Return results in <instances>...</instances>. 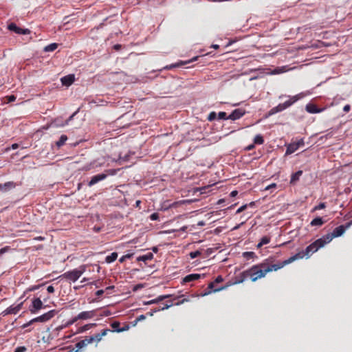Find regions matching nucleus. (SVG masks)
Wrapping results in <instances>:
<instances>
[{
  "instance_id": "nucleus-63",
  "label": "nucleus",
  "mask_w": 352,
  "mask_h": 352,
  "mask_svg": "<svg viewBox=\"0 0 352 352\" xmlns=\"http://www.w3.org/2000/svg\"><path fill=\"white\" fill-rule=\"evenodd\" d=\"M87 280H88V278H82V280H81V283H84V282H86V281H87Z\"/></svg>"
},
{
  "instance_id": "nucleus-16",
  "label": "nucleus",
  "mask_w": 352,
  "mask_h": 352,
  "mask_svg": "<svg viewBox=\"0 0 352 352\" xmlns=\"http://www.w3.org/2000/svg\"><path fill=\"white\" fill-rule=\"evenodd\" d=\"M306 111L310 113H318L323 111V109H319L316 104H308L306 105Z\"/></svg>"
},
{
  "instance_id": "nucleus-40",
  "label": "nucleus",
  "mask_w": 352,
  "mask_h": 352,
  "mask_svg": "<svg viewBox=\"0 0 352 352\" xmlns=\"http://www.w3.org/2000/svg\"><path fill=\"white\" fill-rule=\"evenodd\" d=\"M217 118V113L214 112V111H212L209 113L208 116V120L209 121H213L216 119Z\"/></svg>"
},
{
  "instance_id": "nucleus-17",
  "label": "nucleus",
  "mask_w": 352,
  "mask_h": 352,
  "mask_svg": "<svg viewBox=\"0 0 352 352\" xmlns=\"http://www.w3.org/2000/svg\"><path fill=\"white\" fill-rule=\"evenodd\" d=\"M74 80V75H68L63 77L61 78V82L63 85L69 86L71 85Z\"/></svg>"
},
{
  "instance_id": "nucleus-27",
  "label": "nucleus",
  "mask_w": 352,
  "mask_h": 352,
  "mask_svg": "<svg viewBox=\"0 0 352 352\" xmlns=\"http://www.w3.org/2000/svg\"><path fill=\"white\" fill-rule=\"evenodd\" d=\"M58 47V44L57 43H51L47 46L45 47L44 48V51L45 52H53L55 50H56Z\"/></svg>"
},
{
  "instance_id": "nucleus-45",
  "label": "nucleus",
  "mask_w": 352,
  "mask_h": 352,
  "mask_svg": "<svg viewBox=\"0 0 352 352\" xmlns=\"http://www.w3.org/2000/svg\"><path fill=\"white\" fill-rule=\"evenodd\" d=\"M150 219L152 221H157L159 219V214L157 212H154L151 214Z\"/></svg>"
},
{
  "instance_id": "nucleus-50",
  "label": "nucleus",
  "mask_w": 352,
  "mask_h": 352,
  "mask_svg": "<svg viewBox=\"0 0 352 352\" xmlns=\"http://www.w3.org/2000/svg\"><path fill=\"white\" fill-rule=\"evenodd\" d=\"M7 98L9 102H14L16 100V97L14 95L8 96Z\"/></svg>"
},
{
  "instance_id": "nucleus-12",
  "label": "nucleus",
  "mask_w": 352,
  "mask_h": 352,
  "mask_svg": "<svg viewBox=\"0 0 352 352\" xmlns=\"http://www.w3.org/2000/svg\"><path fill=\"white\" fill-rule=\"evenodd\" d=\"M47 306H44L41 300L38 298H35L32 300V307L30 309V311L32 314L36 313L38 310L42 308H45Z\"/></svg>"
},
{
  "instance_id": "nucleus-15",
  "label": "nucleus",
  "mask_w": 352,
  "mask_h": 352,
  "mask_svg": "<svg viewBox=\"0 0 352 352\" xmlns=\"http://www.w3.org/2000/svg\"><path fill=\"white\" fill-rule=\"evenodd\" d=\"M90 342L88 340V338L87 336H86L85 338V339L78 342L76 344H75V351H76V352H78L80 349L87 346L88 344H89Z\"/></svg>"
},
{
  "instance_id": "nucleus-10",
  "label": "nucleus",
  "mask_w": 352,
  "mask_h": 352,
  "mask_svg": "<svg viewBox=\"0 0 352 352\" xmlns=\"http://www.w3.org/2000/svg\"><path fill=\"white\" fill-rule=\"evenodd\" d=\"M8 29L17 34H30L31 31L28 28H21L15 23H11L8 25Z\"/></svg>"
},
{
  "instance_id": "nucleus-20",
  "label": "nucleus",
  "mask_w": 352,
  "mask_h": 352,
  "mask_svg": "<svg viewBox=\"0 0 352 352\" xmlns=\"http://www.w3.org/2000/svg\"><path fill=\"white\" fill-rule=\"evenodd\" d=\"M23 303L17 305L16 306H10L8 308L10 314H16L22 308Z\"/></svg>"
},
{
  "instance_id": "nucleus-35",
  "label": "nucleus",
  "mask_w": 352,
  "mask_h": 352,
  "mask_svg": "<svg viewBox=\"0 0 352 352\" xmlns=\"http://www.w3.org/2000/svg\"><path fill=\"white\" fill-rule=\"evenodd\" d=\"M120 322L118 321H114L111 324V327L113 329V330H111L110 332H114L116 331V329H120L119 327H120Z\"/></svg>"
},
{
  "instance_id": "nucleus-53",
  "label": "nucleus",
  "mask_w": 352,
  "mask_h": 352,
  "mask_svg": "<svg viewBox=\"0 0 352 352\" xmlns=\"http://www.w3.org/2000/svg\"><path fill=\"white\" fill-rule=\"evenodd\" d=\"M276 187V184H270L269 186H267L266 188H265V190H270L272 188H275Z\"/></svg>"
},
{
  "instance_id": "nucleus-18",
  "label": "nucleus",
  "mask_w": 352,
  "mask_h": 352,
  "mask_svg": "<svg viewBox=\"0 0 352 352\" xmlns=\"http://www.w3.org/2000/svg\"><path fill=\"white\" fill-rule=\"evenodd\" d=\"M250 278V276L247 274V270L241 272L239 276L236 278V280L234 282V284H239L243 283L245 279Z\"/></svg>"
},
{
  "instance_id": "nucleus-59",
  "label": "nucleus",
  "mask_w": 352,
  "mask_h": 352,
  "mask_svg": "<svg viewBox=\"0 0 352 352\" xmlns=\"http://www.w3.org/2000/svg\"><path fill=\"white\" fill-rule=\"evenodd\" d=\"M19 147V144L16 143L12 144L11 146L12 149H16Z\"/></svg>"
},
{
  "instance_id": "nucleus-37",
  "label": "nucleus",
  "mask_w": 352,
  "mask_h": 352,
  "mask_svg": "<svg viewBox=\"0 0 352 352\" xmlns=\"http://www.w3.org/2000/svg\"><path fill=\"white\" fill-rule=\"evenodd\" d=\"M218 118L220 119V120H230L228 118V116H227L226 113L224 112V111H220L218 113Z\"/></svg>"
},
{
  "instance_id": "nucleus-29",
  "label": "nucleus",
  "mask_w": 352,
  "mask_h": 352,
  "mask_svg": "<svg viewBox=\"0 0 352 352\" xmlns=\"http://www.w3.org/2000/svg\"><path fill=\"white\" fill-rule=\"evenodd\" d=\"M264 143L263 137L261 135H256L254 138V144H263Z\"/></svg>"
},
{
  "instance_id": "nucleus-2",
  "label": "nucleus",
  "mask_w": 352,
  "mask_h": 352,
  "mask_svg": "<svg viewBox=\"0 0 352 352\" xmlns=\"http://www.w3.org/2000/svg\"><path fill=\"white\" fill-rule=\"evenodd\" d=\"M310 256H311L310 254H307V248H306L305 250L296 253V254L290 256L289 258H287L283 261L278 262L276 263H272L274 261L273 257H269L264 260V263H265L266 270H267V273H268V272H271L272 271H277V270L283 268L285 265H289L296 260L302 259L304 257L309 258Z\"/></svg>"
},
{
  "instance_id": "nucleus-52",
  "label": "nucleus",
  "mask_w": 352,
  "mask_h": 352,
  "mask_svg": "<svg viewBox=\"0 0 352 352\" xmlns=\"http://www.w3.org/2000/svg\"><path fill=\"white\" fill-rule=\"evenodd\" d=\"M351 109V106L349 104H346L344 108H343V111L344 112H349Z\"/></svg>"
},
{
  "instance_id": "nucleus-14",
  "label": "nucleus",
  "mask_w": 352,
  "mask_h": 352,
  "mask_svg": "<svg viewBox=\"0 0 352 352\" xmlns=\"http://www.w3.org/2000/svg\"><path fill=\"white\" fill-rule=\"evenodd\" d=\"M107 177V175L104 173L98 174L91 177V180L88 183L89 186H92L96 183L104 179Z\"/></svg>"
},
{
  "instance_id": "nucleus-51",
  "label": "nucleus",
  "mask_w": 352,
  "mask_h": 352,
  "mask_svg": "<svg viewBox=\"0 0 352 352\" xmlns=\"http://www.w3.org/2000/svg\"><path fill=\"white\" fill-rule=\"evenodd\" d=\"M47 291L49 293H54V287L52 285H50L47 288Z\"/></svg>"
},
{
  "instance_id": "nucleus-1",
  "label": "nucleus",
  "mask_w": 352,
  "mask_h": 352,
  "mask_svg": "<svg viewBox=\"0 0 352 352\" xmlns=\"http://www.w3.org/2000/svg\"><path fill=\"white\" fill-rule=\"evenodd\" d=\"M352 225V221L348 222L345 226L342 225L336 227L331 233H329L321 238L316 240L307 247V254L311 256L319 249L323 248L326 244L330 243L335 237L342 236L345 230Z\"/></svg>"
},
{
  "instance_id": "nucleus-54",
  "label": "nucleus",
  "mask_w": 352,
  "mask_h": 352,
  "mask_svg": "<svg viewBox=\"0 0 352 352\" xmlns=\"http://www.w3.org/2000/svg\"><path fill=\"white\" fill-rule=\"evenodd\" d=\"M104 291L103 289H100V290H98L96 292V295L97 296H102L104 294Z\"/></svg>"
},
{
  "instance_id": "nucleus-43",
  "label": "nucleus",
  "mask_w": 352,
  "mask_h": 352,
  "mask_svg": "<svg viewBox=\"0 0 352 352\" xmlns=\"http://www.w3.org/2000/svg\"><path fill=\"white\" fill-rule=\"evenodd\" d=\"M200 254H201V252L199 250H197L195 252H192L189 254L190 257L191 258H195L197 257L198 256H199Z\"/></svg>"
},
{
  "instance_id": "nucleus-21",
  "label": "nucleus",
  "mask_w": 352,
  "mask_h": 352,
  "mask_svg": "<svg viewBox=\"0 0 352 352\" xmlns=\"http://www.w3.org/2000/svg\"><path fill=\"white\" fill-rule=\"evenodd\" d=\"M302 171L298 170L292 175L290 183L295 184L297 181L299 180L300 177L302 175Z\"/></svg>"
},
{
  "instance_id": "nucleus-4",
  "label": "nucleus",
  "mask_w": 352,
  "mask_h": 352,
  "mask_svg": "<svg viewBox=\"0 0 352 352\" xmlns=\"http://www.w3.org/2000/svg\"><path fill=\"white\" fill-rule=\"evenodd\" d=\"M305 96H307L306 94L300 93L294 96H292V98H289V100L285 101L284 103H280L278 105H277L276 107H274L272 109H271L268 113L269 115L272 116L278 112H280V111L286 109L287 108L289 107L291 105H292L296 101L302 98Z\"/></svg>"
},
{
  "instance_id": "nucleus-41",
  "label": "nucleus",
  "mask_w": 352,
  "mask_h": 352,
  "mask_svg": "<svg viewBox=\"0 0 352 352\" xmlns=\"http://www.w3.org/2000/svg\"><path fill=\"white\" fill-rule=\"evenodd\" d=\"M326 208V204L325 203H320L318 206H316L313 210L314 211H316V210H321V209H324Z\"/></svg>"
},
{
  "instance_id": "nucleus-47",
  "label": "nucleus",
  "mask_w": 352,
  "mask_h": 352,
  "mask_svg": "<svg viewBox=\"0 0 352 352\" xmlns=\"http://www.w3.org/2000/svg\"><path fill=\"white\" fill-rule=\"evenodd\" d=\"M10 250V246H6L4 248H2L0 249V255H2L3 254L8 252Z\"/></svg>"
},
{
  "instance_id": "nucleus-64",
  "label": "nucleus",
  "mask_w": 352,
  "mask_h": 352,
  "mask_svg": "<svg viewBox=\"0 0 352 352\" xmlns=\"http://www.w3.org/2000/svg\"><path fill=\"white\" fill-rule=\"evenodd\" d=\"M212 47L213 48H214V49H218L219 48V45H213Z\"/></svg>"
},
{
  "instance_id": "nucleus-61",
  "label": "nucleus",
  "mask_w": 352,
  "mask_h": 352,
  "mask_svg": "<svg viewBox=\"0 0 352 352\" xmlns=\"http://www.w3.org/2000/svg\"><path fill=\"white\" fill-rule=\"evenodd\" d=\"M114 289V286H109L106 288V290H111V289Z\"/></svg>"
},
{
  "instance_id": "nucleus-8",
  "label": "nucleus",
  "mask_w": 352,
  "mask_h": 352,
  "mask_svg": "<svg viewBox=\"0 0 352 352\" xmlns=\"http://www.w3.org/2000/svg\"><path fill=\"white\" fill-rule=\"evenodd\" d=\"M201 275L199 274H190L184 277L181 280L182 285H189L190 287L192 286V282L199 279Z\"/></svg>"
},
{
  "instance_id": "nucleus-57",
  "label": "nucleus",
  "mask_w": 352,
  "mask_h": 352,
  "mask_svg": "<svg viewBox=\"0 0 352 352\" xmlns=\"http://www.w3.org/2000/svg\"><path fill=\"white\" fill-rule=\"evenodd\" d=\"M254 148V144L253 143L252 144H250L249 145L248 147H247V150L248 151H250L252 149H253Z\"/></svg>"
},
{
  "instance_id": "nucleus-46",
  "label": "nucleus",
  "mask_w": 352,
  "mask_h": 352,
  "mask_svg": "<svg viewBox=\"0 0 352 352\" xmlns=\"http://www.w3.org/2000/svg\"><path fill=\"white\" fill-rule=\"evenodd\" d=\"M78 320H80L79 318H77V316H75L74 318H73L72 320H69L67 322V326H70L73 324H74L76 322H77Z\"/></svg>"
},
{
  "instance_id": "nucleus-34",
  "label": "nucleus",
  "mask_w": 352,
  "mask_h": 352,
  "mask_svg": "<svg viewBox=\"0 0 352 352\" xmlns=\"http://www.w3.org/2000/svg\"><path fill=\"white\" fill-rule=\"evenodd\" d=\"M188 301H189V300L187 298H183V296L177 295V306L181 304L184 303L185 302H188Z\"/></svg>"
},
{
  "instance_id": "nucleus-62",
  "label": "nucleus",
  "mask_w": 352,
  "mask_h": 352,
  "mask_svg": "<svg viewBox=\"0 0 352 352\" xmlns=\"http://www.w3.org/2000/svg\"><path fill=\"white\" fill-rule=\"evenodd\" d=\"M36 240H39V241H42V240H43V239H44V238H43V237H42V236H38V237H36Z\"/></svg>"
},
{
  "instance_id": "nucleus-19",
  "label": "nucleus",
  "mask_w": 352,
  "mask_h": 352,
  "mask_svg": "<svg viewBox=\"0 0 352 352\" xmlns=\"http://www.w3.org/2000/svg\"><path fill=\"white\" fill-rule=\"evenodd\" d=\"M153 258V254L151 252H148L146 254L140 256L137 258L138 261H144L146 262L147 261H151Z\"/></svg>"
},
{
  "instance_id": "nucleus-33",
  "label": "nucleus",
  "mask_w": 352,
  "mask_h": 352,
  "mask_svg": "<svg viewBox=\"0 0 352 352\" xmlns=\"http://www.w3.org/2000/svg\"><path fill=\"white\" fill-rule=\"evenodd\" d=\"M133 256V254H126L120 258L119 262L121 263H124L126 259H129V258H132Z\"/></svg>"
},
{
  "instance_id": "nucleus-7",
  "label": "nucleus",
  "mask_w": 352,
  "mask_h": 352,
  "mask_svg": "<svg viewBox=\"0 0 352 352\" xmlns=\"http://www.w3.org/2000/svg\"><path fill=\"white\" fill-rule=\"evenodd\" d=\"M110 331V329H102L100 333H96L91 336H87V338L90 344L95 343L97 346L98 344L102 340V337L107 336V333Z\"/></svg>"
},
{
  "instance_id": "nucleus-36",
  "label": "nucleus",
  "mask_w": 352,
  "mask_h": 352,
  "mask_svg": "<svg viewBox=\"0 0 352 352\" xmlns=\"http://www.w3.org/2000/svg\"><path fill=\"white\" fill-rule=\"evenodd\" d=\"M214 284L215 283L214 282L210 283L208 285V289H212V290H213V292H219L225 288V287H220V288L214 289Z\"/></svg>"
},
{
  "instance_id": "nucleus-49",
  "label": "nucleus",
  "mask_w": 352,
  "mask_h": 352,
  "mask_svg": "<svg viewBox=\"0 0 352 352\" xmlns=\"http://www.w3.org/2000/svg\"><path fill=\"white\" fill-rule=\"evenodd\" d=\"M223 277H222L221 276H218L215 278V280H214V283H220L223 282Z\"/></svg>"
},
{
  "instance_id": "nucleus-5",
  "label": "nucleus",
  "mask_w": 352,
  "mask_h": 352,
  "mask_svg": "<svg viewBox=\"0 0 352 352\" xmlns=\"http://www.w3.org/2000/svg\"><path fill=\"white\" fill-rule=\"evenodd\" d=\"M86 269L87 265H80L78 268L65 272L64 274H61L59 278H65L72 282H76L86 271Z\"/></svg>"
},
{
  "instance_id": "nucleus-60",
  "label": "nucleus",
  "mask_w": 352,
  "mask_h": 352,
  "mask_svg": "<svg viewBox=\"0 0 352 352\" xmlns=\"http://www.w3.org/2000/svg\"><path fill=\"white\" fill-rule=\"evenodd\" d=\"M145 318V316L144 315H141L138 318H137V320H142L143 319Z\"/></svg>"
},
{
  "instance_id": "nucleus-6",
  "label": "nucleus",
  "mask_w": 352,
  "mask_h": 352,
  "mask_svg": "<svg viewBox=\"0 0 352 352\" xmlns=\"http://www.w3.org/2000/svg\"><path fill=\"white\" fill-rule=\"evenodd\" d=\"M57 313H58V311L55 309L50 310L48 312H47L38 317L34 318L32 319L30 321H29L28 322L23 324L22 328L25 329V328L29 327L30 325H31L32 324H33L34 322H45L50 320V319H52V318H54L57 314Z\"/></svg>"
},
{
  "instance_id": "nucleus-55",
  "label": "nucleus",
  "mask_w": 352,
  "mask_h": 352,
  "mask_svg": "<svg viewBox=\"0 0 352 352\" xmlns=\"http://www.w3.org/2000/svg\"><path fill=\"white\" fill-rule=\"evenodd\" d=\"M10 314L8 308L5 309L3 311L1 312V315L5 316L6 315Z\"/></svg>"
},
{
  "instance_id": "nucleus-32",
  "label": "nucleus",
  "mask_w": 352,
  "mask_h": 352,
  "mask_svg": "<svg viewBox=\"0 0 352 352\" xmlns=\"http://www.w3.org/2000/svg\"><path fill=\"white\" fill-rule=\"evenodd\" d=\"M243 256L246 259H250L256 257L255 253L253 252H245L243 253Z\"/></svg>"
},
{
  "instance_id": "nucleus-24",
  "label": "nucleus",
  "mask_w": 352,
  "mask_h": 352,
  "mask_svg": "<svg viewBox=\"0 0 352 352\" xmlns=\"http://www.w3.org/2000/svg\"><path fill=\"white\" fill-rule=\"evenodd\" d=\"M271 238L268 236H264L261 239L260 242L257 245V248H261L263 245L268 244L270 242Z\"/></svg>"
},
{
  "instance_id": "nucleus-26",
  "label": "nucleus",
  "mask_w": 352,
  "mask_h": 352,
  "mask_svg": "<svg viewBox=\"0 0 352 352\" xmlns=\"http://www.w3.org/2000/svg\"><path fill=\"white\" fill-rule=\"evenodd\" d=\"M118 258V253L117 252H112L110 255H108L105 258V261L108 263H111L114 262Z\"/></svg>"
},
{
  "instance_id": "nucleus-42",
  "label": "nucleus",
  "mask_w": 352,
  "mask_h": 352,
  "mask_svg": "<svg viewBox=\"0 0 352 352\" xmlns=\"http://www.w3.org/2000/svg\"><path fill=\"white\" fill-rule=\"evenodd\" d=\"M129 329V325L128 324H125L123 327L120 329H116V332L120 333L123 331H128Z\"/></svg>"
},
{
  "instance_id": "nucleus-44",
  "label": "nucleus",
  "mask_w": 352,
  "mask_h": 352,
  "mask_svg": "<svg viewBox=\"0 0 352 352\" xmlns=\"http://www.w3.org/2000/svg\"><path fill=\"white\" fill-rule=\"evenodd\" d=\"M94 167V166L93 165L92 163H90L89 164H87L85 165L82 168V170H85V171H88V170H90L91 168H93Z\"/></svg>"
},
{
  "instance_id": "nucleus-9",
  "label": "nucleus",
  "mask_w": 352,
  "mask_h": 352,
  "mask_svg": "<svg viewBox=\"0 0 352 352\" xmlns=\"http://www.w3.org/2000/svg\"><path fill=\"white\" fill-rule=\"evenodd\" d=\"M304 141L302 139L299 140L297 142L290 143L286 149L285 154L290 155L297 151L300 146H304Z\"/></svg>"
},
{
  "instance_id": "nucleus-58",
  "label": "nucleus",
  "mask_w": 352,
  "mask_h": 352,
  "mask_svg": "<svg viewBox=\"0 0 352 352\" xmlns=\"http://www.w3.org/2000/svg\"><path fill=\"white\" fill-rule=\"evenodd\" d=\"M121 45L120 44H117V45H115L113 46V48L116 50H119L120 48H121Z\"/></svg>"
},
{
  "instance_id": "nucleus-22",
  "label": "nucleus",
  "mask_w": 352,
  "mask_h": 352,
  "mask_svg": "<svg viewBox=\"0 0 352 352\" xmlns=\"http://www.w3.org/2000/svg\"><path fill=\"white\" fill-rule=\"evenodd\" d=\"M96 325L97 324L96 323H89V324H85L78 329V333L85 332V331H88L89 329H90L91 328L96 327Z\"/></svg>"
},
{
  "instance_id": "nucleus-23",
  "label": "nucleus",
  "mask_w": 352,
  "mask_h": 352,
  "mask_svg": "<svg viewBox=\"0 0 352 352\" xmlns=\"http://www.w3.org/2000/svg\"><path fill=\"white\" fill-rule=\"evenodd\" d=\"M324 223V221H323L322 218L318 217L314 219L311 221L310 225L311 226H320L323 225Z\"/></svg>"
},
{
  "instance_id": "nucleus-39",
  "label": "nucleus",
  "mask_w": 352,
  "mask_h": 352,
  "mask_svg": "<svg viewBox=\"0 0 352 352\" xmlns=\"http://www.w3.org/2000/svg\"><path fill=\"white\" fill-rule=\"evenodd\" d=\"M169 307H170V305H168L167 304H164V302H162L157 308L155 309V311H159L160 309L163 310L165 309H168Z\"/></svg>"
},
{
  "instance_id": "nucleus-48",
  "label": "nucleus",
  "mask_w": 352,
  "mask_h": 352,
  "mask_svg": "<svg viewBox=\"0 0 352 352\" xmlns=\"http://www.w3.org/2000/svg\"><path fill=\"white\" fill-rule=\"evenodd\" d=\"M26 350L27 349L25 346H19L15 349L14 352H25Z\"/></svg>"
},
{
  "instance_id": "nucleus-3",
  "label": "nucleus",
  "mask_w": 352,
  "mask_h": 352,
  "mask_svg": "<svg viewBox=\"0 0 352 352\" xmlns=\"http://www.w3.org/2000/svg\"><path fill=\"white\" fill-rule=\"evenodd\" d=\"M264 261L257 265L252 266L250 269L247 270V274L250 276L252 282H255L257 280L264 278L267 274Z\"/></svg>"
},
{
  "instance_id": "nucleus-56",
  "label": "nucleus",
  "mask_w": 352,
  "mask_h": 352,
  "mask_svg": "<svg viewBox=\"0 0 352 352\" xmlns=\"http://www.w3.org/2000/svg\"><path fill=\"white\" fill-rule=\"evenodd\" d=\"M237 194H238V191H236V190H233V191H232V192H230V197H234L236 196V195H237Z\"/></svg>"
},
{
  "instance_id": "nucleus-11",
  "label": "nucleus",
  "mask_w": 352,
  "mask_h": 352,
  "mask_svg": "<svg viewBox=\"0 0 352 352\" xmlns=\"http://www.w3.org/2000/svg\"><path fill=\"white\" fill-rule=\"evenodd\" d=\"M98 309H94L91 311H85L79 313L77 315V318L80 320H89L91 319L97 315Z\"/></svg>"
},
{
  "instance_id": "nucleus-13",
  "label": "nucleus",
  "mask_w": 352,
  "mask_h": 352,
  "mask_svg": "<svg viewBox=\"0 0 352 352\" xmlns=\"http://www.w3.org/2000/svg\"><path fill=\"white\" fill-rule=\"evenodd\" d=\"M245 112V110L243 108L236 109L228 116V118L232 120H238L243 117Z\"/></svg>"
},
{
  "instance_id": "nucleus-31",
  "label": "nucleus",
  "mask_w": 352,
  "mask_h": 352,
  "mask_svg": "<svg viewBox=\"0 0 352 352\" xmlns=\"http://www.w3.org/2000/svg\"><path fill=\"white\" fill-rule=\"evenodd\" d=\"M15 187V184L12 182H8L5 183L3 185L0 184V190H3L5 188L6 190L8 188H14Z\"/></svg>"
},
{
  "instance_id": "nucleus-30",
  "label": "nucleus",
  "mask_w": 352,
  "mask_h": 352,
  "mask_svg": "<svg viewBox=\"0 0 352 352\" xmlns=\"http://www.w3.org/2000/svg\"><path fill=\"white\" fill-rule=\"evenodd\" d=\"M198 58V56H195V57H193L192 59L190 60H188L187 61H177V67H180V66H183L187 63H192L195 60H197Z\"/></svg>"
},
{
  "instance_id": "nucleus-28",
  "label": "nucleus",
  "mask_w": 352,
  "mask_h": 352,
  "mask_svg": "<svg viewBox=\"0 0 352 352\" xmlns=\"http://www.w3.org/2000/svg\"><path fill=\"white\" fill-rule=\"evenodd\" d=\"M255 204L254 201L250 202L249 204H245L241 206L236 212V214L240 213L243 211H244L248 207H253L254 206Z\"/></svg>"
},
{
  "instance_id": "nucleus-38",
  "label": "nucleus",
  "mask_w": 352,
  "mask_h": 352,
  "mask_svg": "<svg viewBox=\"0 0 352 352\" xmlns=\"http://www.w3.org/2000/svg\"><path fill=\"white\" fill-rule=\"evenodd\" d=\"M111 314V312L109 310H103L99 314L100 317H107Z\"/></svg>"
},
{
  "instance_id": "nucleus-25",
  "label": "nucleus",
  "mask_w": 352,
  "mask_h": 352,
  "mask_svg": "<svg viewBox=\"0 0 352 352\" xmlns=\"http://www.w3.org/2000/svg\"><path fill=\"white\" fill-rule=\"evenodd\" d=\"M67 136L66 135H62L59 140L56 142V145L58 148L61 147L65 144V142L67 140Z\"/></svg>"
}]
</instances>
